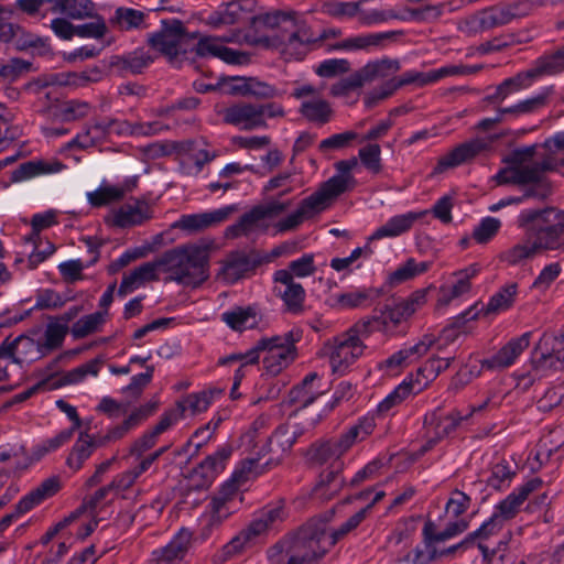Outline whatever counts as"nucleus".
Masks as SVG:
<instances>
[{
	"mask_svg": "<svg viewBox=\"0 0 564 564\" xmlns=\"http://www.w3.org/2000/svg\"><path fill=\"white\" fill-rule=\"evenodd\" d=\"M495 181L498 185H529L525 196L544 199L551 188L544 174L564 166V132H558L541 144L514 150L506 160Z\"/></svg>",
	"mask_w": 564,
	"mask_h": 564,
	"instance_id": "obj_1",
	"label": "nucleus"
},
{
	"mask_svg": "<svg viewBox=\"0 0 564 564\" xmlns=\"http://www.w3.org/2000/svg\"><path fill=\"white\" fill-rule=\"evenodd\" d=\"M328 551L325 521L312 518L292 535L270 547L268 557L274 564H318Z\"/></svg>",
	"mask_w": 564,
	"mask_h": 564,
	"instance_id": "obj_2",
	"label": "nucleus"
},
{
	"mask_svg": "<svg viewBox=\"0 0 564 564\" xmlns=\"http://www.w3.org/2000/svg\"><path fill=\"white\" fill-rule=\"evenodd\" d=\"M208 252L205 247L186 245L161 254L162 272L185 288L195 289L207 280Z\"/></svg>",
	"mask_w": 564,
	"mask_h": 564,
	"instance_id": "obj_3",
	"label": "nucleus"
},
{
	"mask_svg": "<svg viewBox=\"0 0 564 564\" xmlns=\"http://www.w3.org/2000/svg\"><path fill=\"white\" fill-rule=\"evenodd\" d=\"M67 333V325L48 323L44 329L33 327L14 338L8 336L4 340L11 344L19 368H22L24 364L39 360L59 348Z\"/></svg>",
	"mask_w": 564,
	"mask_h": 564,
	"instance_id": "obj_4",
	"label": "nucleus"
},
{
	"mask_svg": "<svg viewBox=\"0 0 564 564\" xmlns=\"http://www.w3.org/2000/svg\"><path fill=\"white\" fill-rule=\"evenodd\" d=\"M518 225L525 228L538 254L546 250H557L563 245L564 210L527 209L518 216Z\"/></svg>",
	"mask_w": 564,
	"mask_h": 564,
	"instance_id": "obj_5",
	"label": "nucleus"
},
{
	"mask_svg": "<svg viewBox=\"0 0 564 564\" xmlns=\"http://www.w3.org/2000/svg\"><path fill=\"white\" fill-rule=\"evenodd\" d=\"M367 324H356L347 332L325 343L323 354L328 356L333 372H345L362 354L365 345L360 338Z\"/></svg>",
	"mask_w": 564,
	"mask_h": 564,
	"instance_id": "obj_6",
	"label": "nucleus"
},
{
	"mask_svg": "<svg viewBox=\"0 0 564 564\" xmlns=\"http://www.w3.org/2000/svg\"><path fill=\"white\" fill-rule=\"evenodd\" d=\"M469 333L466 319H456L454 323L445 327L440 337L433 335H424L423 338L414 346L402 349L384 361L387 368L400 367L412 362L414 359L425 355L429 349L436 345L437 350H442L447 345L454 343L460 335Z\"/></svg>",
	"mask_w": 564,
	"mask_h": 564,
	"instance_id": "obj_7",
	"label": "nucleus"
},
{
	"mask_svg": "<svg viewBox=\"0 0 564 564\" xmlns=\"http://www.w3.org/2000/svg\"><path fill=\"white\" fill-rule=\"evenodd\" d=\"M192 37L180 20H162L160 30L148 35V44L169 61H174L187 53V42Z\"/></svg>",
	"mask_w": 564,
	"mask_h": 564,
	"instance_id": "obj_8",
	"label": "nucleus"
},
{
	"mask_svg": "<svg viewBox=\"0 0 564 564\" xmlns=\"http://www.w3.org/2000/svg\"><path fill=\"white\" fill-rule=\"evenodd\" d=\"M301 338V332H288L281 336L264 337L265 347L262 362L270 376L279 375L296 358L295 343Z\"/></svg>",
	"mask_w": 564,
	"mask_h": 564,
	"instance_id": "obj_9",
	"label": "nucleus"
},
{
	"mask_svg": "<svg viewBox=\"0 0 564 564\" xmlns=\"http://www.w3.org/2000/svg\"><path fill=\"white\" fill-rule=\"evenodd\" d=\"M276 18L283 32L281 41L285 51L295 58H302L308 46L316 44V33L295 13H280Z\"/></svg>",
	"mask_w": 564,
	"mask_h": 564,
	"instance_id": "obj_10",
	"label": "nucleus"
},
{
	"mask_svg": "<svg viewBox=\"0 0 564 564\" xmlns=\"http://www.w3.org/2000/svg\"><path fill=\"white\" fill-rule=\"evenodd\" d=\"M375 423L372 419H364L358 424L351 426L347 433L343 434L337 440H330L312 448V458L324 463L329 458H339L345 454L355 443L364 441L372 433Z\"/></svg>",
	"mask_w": 564,
	"mask_h": 564,
	"instance_id": "obj_11",
	"label": "nucleus"
},
{
	"mask_svg": "<svg viewBox=\"0 0 564 564\" xmlns=\"http://www.w3.org/2000/svg\"><path fill=\"white\" fill-rule=\"evenodd\" d=\"M528 10V4L522 2L502 3L477 13L467 21V24L470 25L471 31L482 32L524 17Z\"/></svg>",
	"mask_w": 564,
	"mask_h": 564,
	"instance_id": "obj_12",
	"label": "nucleus"
},
{
	"mask_svg": "<svg viewBox=\"0 0 564 564\" xmlns=\"http://www.w3.org/2000/svg\"><path fill=\"white\" fill-rule=\"evenodd\" d=\"M241 35L239 32L234 31L230 34L221 37L215 36H205L202 37L195 46L196 55L200 57H218L221 61L234 64L241 65L248 62L249 56L246 53L229 48L225 46V43H240Z\"/></svg>",
	"mask_w": 564,
	"mask_h": 564,
	"instance_id": "obj_13",
	"label": "nucleus"
},
{
	"mask_svg": "<svg viewBox=\"0 0 564 564\" xmlns=\"http://www.w3.org/2000/svg\"><path fill=\"white\" fill-rule=\"evenodd\" d=\"M399 69L400 63L397 59L382 58L370 62L350 77L344 79L337 85H334L332 87V93L334 95L344 94L347 90L361 87L365 83L388 77L397 73Z\"/></svg>",
	"mask_w": 564,
	"mask_h": 564,
	"instance_id": "obj_14",
	"label": "nucleus"
},
{
	"mask_svg": "<svg viewBox=\"0 0 564 564\" xmlns=\"http://www.w3.org/2000/svg\"><path fill=\"white\" fill-rule=\"evenodd\" d=\"M273 293L284 305L286 313L300 315L304 313L306 292L303 285L286 273H273Z\"/></svg>",
	"mask_w": 564,
	"mask_h": 564,
	"instance_id": "obj_15",
	"label": "nucleus"
},
{
	"mask_svg": "<svg viewBox=\"0 0 564 564\" xmlns=\"http://www.w3.org/2000/svg\"><path fill=\"white\" fill-rule=\"evenodd\" d=\"M466 420H468V415H463L458 411L443 415L440 409L435 410L430 417H425L427 433L433 435L423 445L422 452L431 449L440 440L452 434Z\"/></svg>",
	"mask_w": 564,
	"mask_h": 564,
	"instance_id": "obj_16",
	"label": "nucleus"
},
{
	"mask_svg": "<svg viewBox=\"0 0 564 564\" xmlns=\"http://www.w3.org/2000/svg\"><path fill=\"white\" fill-rule=\"evenodd\" d=\"M398 34L399 32L395 31L361 33L338 41L337 43L329 46V51H344L348 53H369L384 47L386 42Z\"/></svg>",
	"mask_w": 564,
	"mask_h": 564,
	"instance_id": "obj_17",
	"label": "nucleus"
},
{
	"mask_svg": "<svg viewBox=\"0 0 564 564\" xmlns=\"http://www.w3.org/2000/svg\"><path fill=\"white\" fill-rule=\"evenodd\" d=\"M531 333H524L520 337L510 339L495 355L484 359L481 367L488 370H502L514 364L516 359L530 345Z\"/></svg>",
	"mask_w": 564,
	"mask_h": 564,
	"instance_id": "obj_18",
	"label": "nucleus"
},
{
	"mask_svg": "<svg viewBox=\"0 0 564 564\" xmlns=\"http://www.w3.org/2000/svg\"><path fill=\"white\" fill-rule=\"evenodd\" d=\"M295 417L299 420L296 426H280L269 440V443L275 444L283 451L290 449L299 436L313 429L321 420L319 414L310 411H297Z\"/></svg>",
	"mask_w": 564,
	"mask_h": 564,
	"instance_id": "obj_19",
	"label": "nucleus"
},
{
	"mask_svg": "<svg viewBox=\"0 0 564 564\" xmlns=\"http://www.w3.org/2000/svg\"><path fill=\"white\" fill-rule=\"evenodd\" d=\"M224 120L242 130H254L267 127L257 104L238 102L224 110Z\"/></svg>",
	"mask_w": 564,
	"mask_h": 564,
	"instance_id": "obj_20",
	"label": "nucleus"
},
{
	"mask_svg": "<svg viewBox=\"0 0 564 564\" xmlns=\"http://www.w3.org/2000/svg\"><path fill=\"white\" fill-rule=\"evenodd\" d=\"M488 147L489 141L486 139H474L462 143L438 160L434 172L443 173L448 169L469 162Z\"/></svg>",
	"mask_w": 564,
	"mask_h": 564,
	"instance_id": "obj_21",
	"label": "nucleus"
},
{
	"mask_svg": "<svg viewBox=\"0 0 564 564\" xmlns=\"http://www.w3.org/2000/svg\"><path fill=\"white\" fill-rule=\"evenodd\" d=\"M234 210L232 206H225L205 213L183 215L175 223V227L188 232L200 231L224 223Z\"/></svg>",
	"mask_w": 564,
	"mask_h": 564,
	"instance_id": "obj_22",
	"label": "nucleus"
},
{
	"mask_svg": "<svg viewBox=\"0 0 564 564\" xmlns=\"http://www.w3.org/2000/svg\"><path fill=\"white\" fill-rule=\"evenodd\" d=\"M152 218L150 204L144 199H132L112 212L111 224L120 228L133 227Z\"/></svg>",
	"mask_w": 564,
	"mask_h": 564,
	"instance_id": "obj_23",
	"label": "nucleus"
},
{
	"mask_svg": "<svg viewBox=\"0 0 564 564\" xmlns=\"http://www.w3.org/2000/svg\"><path fill=\"white\" fill-rule=\"evenodd\" d=\"M536 350H542L541 356L533 359V366L536 370L557 368L558 364H564V333L554 337L544 334L536 346Z\"/></svg>",
	"mask_w": 564,
	"mask_h": 564,
	"instance_id": "obj_24",
	"label": "nucleus"
},
{
	"mask_svg": "<svg viewBox=\"0 0 564 564\" xmlns=\"http://www.w3.org/2000/svg\"><path fill=\"white\" fill-rule=\"evenodd\" d=\"M284 518V506L282 502H279L275 506H269L260 510L241 532L251 543L254 539L265 534L276 523L282 522Z\"/></svg>",
	"mask_w": 564,
	"mask_h": 564,
	"instance_id": "obj_25",
	"label": "nucleus"
},
{
	"mask_svg": "<svg viewBox=\"0 0 564 564\" xmlns=\"http://www.w3.org/2000/svg\"><path fill=\"white\" fill-rule=\"evenodd\" d=\"M162 272L161 256L154 261H149L123 275L119 286V294L126 295L148 283L159 280Z\"/></svg>",
	"mask_w": 564,
	"mask_h": 564,
	"instance_id": "obj_26",
	"label": "nucleus"
},
{
	"mask_svg": "<svg viewBox=\"0 0 564 564\" xmlns=\"http://www.w3.org/2000/svg\"><path fill=\"white\" fill-rule=\"evenodd\" d=\"M250 0L231 1L210 12L205 23L214 29L231 25L247 18L251 10Z\"/></svg>",
	"mask_w": 564,
	"mask_h": 564,
	"instance_id": "obj_27",
	"label": "nucleus"
},
{
	"mask_svg": "<svg viewBox=\"0 0 564 564\" xmlns=\"http://www.w3.org/2000/svg\"><path fill=\"white\" fill-rule=\"evenodd\" d=\"M137 183L138 177L135 176L129 177L117 185L102 182L96 191L87 193V199L94 207L105 206L122 199L137 187Z\"/></svg>",
	"mask_w": 564,
	"mask_h": 564,
	"instance_id": "obj_28",
	"label": "nucleus"
},
{
	"mask_svg": "<svg viewBox=\"0 0 564 564\" xmlns=\"http://www.w3.org/2000/svg\"><path fill=\"white\" fill-rule=\"evenodd\" d=\"M429 210L421 212H409L405 214L397 215L391 217L386 224L378 227L373 234L369 237V240H380L383 238L398 237L409 231L413 224L429 215Z\"/></svg>",
	"mask_w": 564,
	"mask_h": 564,
	"instance_id": "obj_29",
	"label": "nucleus"
},
{
	"mask_svg": "<svg viewBox=\"0 0 564 564\" xmlns=\"http://www.w3.org/2000/svg\"><path fill=\"white\" fill-rule=\"evenodd\" d=\"M231 455V449L223 447L215 454L207 456L192 473L193 478H198L197 487H208L219 473L225 469L226 460Z\"/></svg>",
	"mask_w": 564,
	"mask_h": 564,
	"instance_id": "obj_30",
	"label": "nucleus"
},
{
	"mask_svg": "<svg viewBox=\"0 0 564 564\" xmlns=\"http://www.w3.org/2000/svg\"><path fill=\"white\" fill-rule=\"evenodd\" d=\"M154 62V56L144 48H138L126 55H117L111 58L110 66L120 74H141Z\"/></svg>",
	"mask_w": 564,
	"mask_h": 564,
	"instance_id": "obj_31",
	"label": "nucleus"
},
{
	"mask_svg": "<svg viewBox=\"0 0 564 564\" xmlns=\"http://www.w3.org/2000/svg\"><path fill=\"white\" fill-rule=\"evenodd\" d=\"M541 485L542 480L540 478H533L529 480L517 491H513L505 500H502L498 505L496 513L503 521L512 519L517 514L522 502L529 497L531 492L540 488Z\"/></svg>",
	"mask_w": 564,
	"mask_h": 564,
	"instance_id": "obj_32",
	"label": "nucleus"
},
{
	"mask_svg": "<svg viewBox=\"0 0 564 564\" xmlns=\"http://www.w3.org/2000/svg\"><path fill=\"white\" fill-rule=\"evenodd\" d=\"M192 545V532L181 529L178 533L163 547L155 550L166 564H178Z\"/></svg>",
	"mask_w": 564,
	"mask_h": 564,
	"instance_id": "obj_33",
	"label": "nucleus"
},
{
	"mask_svg": "<svg viewBox=\"0 0 564 564\" xmlns=\"http://www.w3.org/2000/svg\"><path fill=\"white\" fill-rule=\"evenodd\" d=\"M63 169L64 164L57 160L28 161L12 172L11 181L22 182L43 174L58 173Z\"/></svg>",
	"mask_w": 564,
	"mask_h": 564,
	"instance_id": "obj_34",
	"label": "nucleus"
},
{
	"mask_svg": "<svg viewBox=\"0 0 564 564\" xmlns=\"http://www.w3.org/2000/svg\"><path fill=\"white\" fill-rule=\"evenodd\" d=\"M517 294V283L506 284L490 297L489 302L486 305L481 304L480 308H478V304H476L474 308H476L477 311L473 317H476L481 312H484L485 314L495 315L505 313L509 307L512 306Z\"/></svg>",
	"mask_w": 564,
	"mask_h": 564,
	"instance_id": "obj_35",
	"label": "nucleus"
},
{
	"mask_svg": "<svg viewBox=\"0 0 564 564\" xmlns=\"http://www.w3.org/2000/svg\"><path fill=\"white\" fill-rule=\"evenodd\" d=\"M370 510V506H367L359 510L357 513L351 516L346 522H344L338 529L329 530L327 527L328 521L334 514V510H330L328 514L319 517L325 521V542L330 550L335 544L341 541L352 530H355L366 518L367 512Z\"/></svg>",
	"mask_w": 564,
	"mask_h": 564,
	"instance_id": "obj_36",
	"label": "nucleus"
},
{
	"mask_svg": "<svg viewBox=\"0 0 564 564\" xmlns=\"http://www.w3.org/2000/svg\"><path fill=\"white\" fill-rule=\"evenodd\" d=\"M468 527V522L464 519L451 522L447 527L438 532L437 525L432 520H427L423 528V542L425 544V549H430L432 544L438 542H445L460 533H463Z\"/></svg>",
	"mask_w": 564,
	"mask_h": 564,
	"instance_id": "obj_37",
	"label": "nucleus"
},
{
	"mask_svg": "<svg viewBox=\"0 0 564 564\" xmlns=\"http://www.w3.org/2000/svg\"><path fill=\"white\" fill-rule=\"evenodd\" d=\"M350 184L352 183L336 174L308 197L319 212H323L330 205L332 200L344 193Z\"/></svg>",
	"mask_w": 564,
	"mask_h": 564,
	"instance_id": "obj_38",
	"label": "nucleus"
},
{
	"mask_svg": "<svg viewBox=\"0 0 564 564\" xmlns=\"http://www.w3.org/2000/svg\"><path fill=\"white\" fill-rule=\"evenodd\" d=\"M96 448L95 437L88 433V430L82 431L66 458V465L75 471L79 470Z\"/></svg>",
	"mask_w": 564,
	"mask_h": 564,
	"instance_id": "obj_39",
	"label": "nucleus"
},
{
	"mask_svg": "<svg viewBox=\"0 0 564 564\" xmlns=\"http://www.w3.org/2000/svg\"><path fill=\"white\" fill-rule=\"evenodd\" d=\"M59 490V481L51 477L41 482L17 505V513L22 514L41 503L46 498L54 496Z\"/></svg>",
	"mask_w": 564,
	"mask_h": 564,
	"instance_id": "obj_40",
	"label": "nucleus"
},
{
	"mask_svg": "<svg viewBox=\"0 0 564 564\" xmlns=\"http://www.w3.org/2000/svg\"><path fill=\"white\" fill-rule=\"evenodd\" d=\"M102 72L98 67L85 69L83 72L59 73L52 76V84L72 88L86 87L91 83L101 80Z\"/></svg>",
	"mask_w": 564,
	"mask_h": 564,
	"instance_id": "obj_41",
	"label": "nucleus"
},
{
	"mask_svg": "<svg viewBox=\"0 0 564 564\" xmlns=\"http://www.w3.org/2000/svg\"><path fill=\"white\" fill-rule=\"evenodd\" d=\"M147 13L133 8L119 7L110 19V24L120 31H133L145 28Z\"/></svg>",
	"mask_w": 564,
	"mask_h": 564,
	"instance_id": "obj_42",
	"label": "nucleus"
},
{
	"mask_svg": "<svg viewBox=\"0 0 564 564\" xmlns=\"http://www.w3.org/2000/svg\"><path fill=\"white\" fill-rule=\"evenodd\" d=\"M341 463L336 462L329 469L319 475V480L315 486V494L322 499L333 498L341 488L344 479L340 476Z\"/></svg>",
	"mask_w": 564,
	"mask_h": 564,
	"instance_id": "obj_43",
	"label": "nucleus"
},
{
	"mask_svg": "<svg viewBox=\"0 0 564 564\" xmlns=\"http://www.w3.org/2000/svg\"><path fill=\"white\" fill-rule=\"evenodd\" d=\"M223 393L221 389L213 388L198 393H191L176 402V406L183 409V417L189 412L191 415L205 412L213 399Z\"/></svg>",
	"mask_w": 564,
	"mask_h": 564,
	"instance_id": "obj_44",
	"label": "nucleus"
},
{
	"mask_svg": "<svg viewBox=\"0 0 564 564\" xmlns=\"http://www.w3.org/2000/svg\"><path fill=\"white\" fill-rule=\"evenodd\" d=\"M236 83L237 84L232 87V91L241 95H251L264 99L275 98L282 95L274 86L256 78H238Z\"/></svg>",
	"mask_w": 564,
	"mask_h": 564,
	"instance_id": "obj_45",
	"label": "nucleus"
},
{
	"mask_svg": "<svg viewBox=\"0 0 564 564\" xmlns=\"http://www.w3.org/2000/svg\"><path fill=\"white\" fill-rule=\"evenodd\" d=\"M432 265L430 261L417 262L414 258H409L403 264H400L388 276V283L395 286L405 281L412 280L417 275L425 273Z\"/></svg>",
	"mask_w": 564,
	"mask_h": 564,
	"instance_id": "obj_46",
	"label": "nucleus"
},
{
	"mask_svg": "<svg viewBox=\"0 0 564 564\" xmlns=\"http://www.w3.org/2000/svg\"><path fill=\"white\" fill-rule=\"evenodd\" d=\"M300 113L311 122L324 124L329 121L332 109L326 100L318 97L304 99L301 102Z\"/></svg>",
	"mask_w": 564,
	"mask_h": 564,
	"instance_id": "obj_47",
	"label": "nucleus"
},
{
	"mask_svg": "<svg viewBox=\"0 0 564 564\" xmlns=\"http://www.w3.org/2000/svg\"><path fill=\"white\" fill-rule=\"evenodd\" d=\"M221 270L224 279L234 283L243 278L248 272L253 269V264L245 253H232L224 262Z\"/></svg>",
	"mask_w": 564,
	"mask_h": 564,
	"instance_id": "obj_48",
	"label": "nucleus"
},
{
	"mask_svg": "<svg viewBox=\"0 0 564 564\" xmlns=\"http://www.w3.org/2000/svg\"><path fill=\"white\" fill-rule=\"evenodd\" d=\"M91 107L84 100H67L53 108V117L61 121H74L88 116Z\"/></svg>",
	"mask_w": 564,
	"mask_h": 564,
	"instance_id": "obj_49",
	"label": "nucleus"
},
{
	"mask_svg": "<svg viewBox=\"0 0 564 564\" xmlns=\"http://www.w3.org/2000/svg\"><path fill=\"white\" fill-rule=\"evenodd\" d=\"M268 224L262 218L260 212L254 207L249 213L245 214L237 224L231 226L228 230L234 237L248 236L258 230L267 228Z\"/></svg>",
	"mask_w": 564,
	"mask_h": 564,
	"instance_id": "obj_50",
	"label": "nucleus"
},
{
	"mask_svg": "<svg viewBox=\"0 0 564 564\" xmlns=\"http://www.w3.org/2000/svg\"><path fill=\"white\" fill-rule=\"evenodd\" d=\"M321 213L310 197L302 200L297 209L278 223L280 231H286L296 228L304 220L312 218Z\"/></svg>",
	"mask_w": 564,
	"mask_h": 564,
	"instance_id": "obj_51",
	"label": "nucleus"
},
{
	"mask_svg": "<svg viewBox=\"0 0 564 564\" xmlns=\"http://www.w3.org/2000/svg\"><path fill=\"white\" fill-rule=\"evenodd\" d=\"M402 19L398 10L393 8L362 9L359 7L358 22L364 26H372L387 23L391 20Z\"/></svg>",
	"mask_w": 564,
	"mask_h": 564,
	"instance_id": "obj_52",
	"label": "nucleus"
},
{
	"mask_svg": "<svg viewBox=\"0 0 564 564\" xmlns=\"http://www.w3.org/2000/svg\"><path fill=\"white\" fill-rule=\"evenodd\" d=\"M316 272L314 254L305 253L296 260L289 262L284 269L276 270L275 273H286L291 275L292 280L304 279L313 275Z\"/></svg>",
	"mask_w": 564,
	"mask_h": 564,
	"instance_id": "obj_53",
	"label": "nucleus"
},
{
	"mask_svg": "<svg viewBox=\"0 0 564 564\" xmlns=\"http://www.w3.org/2000/svg\"><path fill=\"white\" fill-rule=\"evenodd\" d=\"M361 165L372 175H378L383 170L381 148L377 143H368L358 151Z\"/></svg>",
	"mask_w": 564,
	"mask_h": 564,
	"instance_id": "obj_54",
	"label": "nucleus"
},
{
	"mask_svg": "<svg viewBox=\"0 0 564 564\" xmlns=\"http://www.w3.org/2000/svg\"><path fill=\"white\" fill-rule=\"evenodd\" d=\"M532 70L535 77L553 76L564 72V57L556 51L536 59Z\"/></svg>",
	"mask_w": 564,
	"mask_h": 564,
	"instance_id": "obj_55",
	"label": "nucleus"
},
{
	"mask_svg": "<svg viewBox=\"0 0 564 564\" xmlns=\"http://www.w3.org/2000/svg\"><path fill=\"white\" fill-rule=\"evenodd\" d=\"M269 464V460L261 463L260 456L247 458L242 460L239 467L234 471L231 476L232 480L242 485L250 478L262 474Z\"/></svg>",
	"mask_w": 564,
	"mask_h": 564,
	"instance_id": "obj_56",
	"label": "nucleus"
},
{
	"mask_svg": "<svg viewBox=\"0 0 564 564\" xmlns=\"http://www.w3.org/2000/svg\"><path fill=\"white\" fill-rule=\"evenodd\" d=\"M433 286L430 285L426 289L416 290L409 297L401 300L397 306L395 312L402 316H411L415 314L421 307H423L427 301V293Z\"/></svg>",
	"mask_w": 564,
	"mask_h": 564,
	"instance_id": "obj_57",
	"label": "nucleus"
},
{
	"mask_svg": "<svg viewBox=\"0 0 564 564\" xmlns=\"http://www.w3.org/2000/svg\"><path fill=\"white\" fill-rule=\"evenodd\" d=\"M249 544L250 542L240 531L214 555L213 561L214 563L223 564L230 558L241 554Z\"/></svg>",
	"mask_w": 564,
	"mask_h": 564,
	"instance_id": "obj_58",
	"label": "nucleus"
},
{
	"mask_svg": "<svg viewBox=\"0 0 564 564\" xmlns=\"http://www.w3.org/2000/svg\"><path fill=\"white\" fill-rule=\"evenodd\" d=\"M516 471L517 466L503 459L494 465L487 484L495 489H501L506 484L509 485L511 479L516 476Z\"/></svg>",
	"mask_w": 564,
	"mask_h": 564,
	"instance_id": "obj_59",
	"label": "nucleus"
},
{
	"mask_svg": "<svg viewBox=\"0 0 564 564\" xmlns=\"http://www.w3.org/2000/svg\"><path fill=\"white\" fill-rule=\"evenodd\" d=\"M536 254L538 252L525 232L524 239L505 253V259L510 264H518L527 259L534 258Z\"/></svg>",
	"mask_w": 564,
	"mask_h": 564,
	"instance_id": "obj_60",
	"label": "nucleus"
},
{
	"mask_svg": "<svg viewBox=\"0 0 564 564\" xmlns=\"http://www.w3.org/2000/svg\"><path fill=\"white\" fill-rule=\"evenodd\" d=\"M361 2H327L323 6V12L334 19L345 20L357 17Z\"/></svg>",
	"mask_w": 564,
	"mask_h": 564,
	"instance_id": "obj_61",
	"label": "nucleus"
},
{
	"mask_svg": "<svg viewBox=\"0 0 564 564\" xmlns=\"http://www.w3.org/2000/svg\"><path fill=\"white\" fill-rule=\"evenodd\" d=\"M64 14L70 19L83 20L91 18L95 11L90 0H62Z\"/></svg>",
	"mask_w": 564,
	"mask_h": 564,
	"instance_id": "obj_62",
	"label": "nucleus"
},
{
	"mask_svg": "<svg viewBox=\"0 0 564 564\" xmlns=\"http://www.w3.org/2000/svg\"><path fill=\"white\" fill-rule=\"evenodd\" d=\"M454 357L441 358L438 356H432L425 361V364L417 369V375L423 377L426 381L434 380L442 371L446 370Z\"/></svg>",
	"mask_w": 564,
	"mask_h": 564,
	"instance_id": "obj_63",
	"label": "nucleus"
},
{
	"mask_svg": "<svg viewBox=\"0 0 564 564\" xmlns=\"http://www.w3.org/2000/svg\"><path fill=\"white\" fill-rule=\"evenodd\" d=\"M501 227V221L495 217H485L474 228L473 238L478 243H486L491 240Z\"/></svg>",
	"mask_w": 564,
	"mask_h": 564,
	"instance_id": "obj_64",
	"label": "nucleus"
}]
</instances>
